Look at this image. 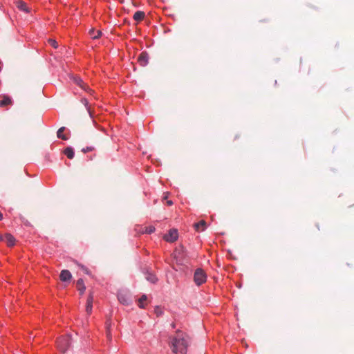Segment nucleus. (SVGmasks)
Instances as JSON below:
<instances>
[{
  "mask_svg": "<svg viewBox=\"0 0 354 354\" xmlns=\"http://www.w3.org/2000/svg\"><path fill=\"white\" fill-rule=\"evenodd\" d=\"M188 346L189 337L181 330H176V334L169 337V346L174 354H187Z\"/></svg>",
  "mask_w": 354,
  "mask_h": 354,
  "instance_id": "nucleus-1",
  "label": "nucleus"
},
{
  "mask_svg": "<svg viewBox=\"0 0 354 354\" xmlns=\"http://www.w3.org/2000/svg\"><path fill=\"white\" fill-rule=\"evenodd\" d=\"M57 349L62 352L65 353L71 345V339L68 335H63L57 338L56 341Z\"/></svg>",
  "mask_w": 354,
  "mask_h": 354,
  "instance_id": "nucleus-2",
  "label": "nucleus"
},
{
  "mask_svg": "<svg viewBox=\"0 0 354 354\" xmlns=\"http://www.w3.org/2000/svg\"><path fill=\"white\" fill-rule=\"evenodd\" d=\"M194 281L197 286L205 283L207 281L205 272L201 268L196 269L194 274Z\"/></svg>",
  "mask_w": 354,
  "mask_h": 354,
  "instance_id": "nucleus-3",
  "label": "nucleus"
},
{
  "mask_svg": "<svg viewBox=\"0 0 354 354\" xmlns=\"http://www.w3.org/2000/svg\"><path fill=\"white\" fill-rule=\"evenodd\" d=\"M178 238V232L176 229H171L169 232L165 234L163 236V239L165 241L169 243L175 242Z\"/></svg>",
  "mask_w": 354,
  "mask_h": 354,
  "instance_id": "nucleus-4",
  "label": "nucleus"
},
{
  "mask_svg": "<svg viewBox=\"0 0 354 354\" xmlns=\"http://www.w3.org/2000/svg\"><path fill=\"white\" fill-rule=\"evenodd\" d=\"M13 101L12 98L6 94L0 95V107L8 109L9 106H12Z\"/></svg>",
  "mask_w": 354,
  "mask_h": 354,
  "instance_id": "nucleus-5",
  "label": "nucleus"
},
{
  "mask_svg": "<svg viewBox=\"0 0 354 354\" xmlns=\"http://www.w3.org/2000/svg\"><path fill=\"white\" fill-rule=\"evenodd\" d=\"M75 83L80 86L82 90L85 91L90 95H93L94 93L93 90H92L88 85L85 83L81 78L80 77H75L74 78Z\"/></svg>",
  "mask_w": 354,
  "mask_h": 354,
  "instance_id": "nucleus-6",
  "label": "nucleus"
},
{
  "mask_svg": "<svg viewBox=\"0 0 354 354\" xmlns=\"http://www.w3.org/2000/svg\"><path fill=\"white\" fill-rule=\"evenodd\" d=\"M70 131L67 130L64 127L59 128L57 132V138L63 140H68L70 138Z\"/></svg>",
  "mask_w": 354,
  "mask_h": 354,
  "instance_id": "nucleus-7",
  "label": "nucleus"
},
{
  "mask_svg": "<svg viewBox=\"0 0 354 354\" xmlns=\"http://www.w3.org/2000/svg\"><path fill=\"white\" fill-rule=\"evenodd\" d=\"M149 61V55L147 52H142L138 57V62L142 66H145L148 64Z\"/></svg>",
  "mask_w": 354,
  "mask_h": 354,
  "instance_id": "nucleus-8",
  "label": "nucleus"
},
{
  "mask_svg": "<svg viewBox=\"0 0 354 354\" xmlns=\"http://www.w3.org/2000/svg\"><path fill=\"white\" fill-rule=\"evenodd\" d=\"M16 6L19 10H20L24 12H26V13L30 12V9H29L27 3L26 2H24V1H21V0L17 1Z\"/></svg>",
  "mask_w": 354,
  "mask_h": 354,
  "instance_id": "nucleus-9",
  "label": "nucleus"
},
{
  "mask_svg": "<svg viewBox=\"0 0 354 354\" xmlns=\"http://www.w3.org/2000/svg\"><path fill=\"white\" fill-rule=\"evenodd\" d=\"M3 240L6 242L7 245L9 247H12L15 245V238L10 234H6L3 236Z\"/></svg>",
  "mask_w": 354,
  "mask_h": 354,
  "instance_id": "nucleus-10",
  "label": "nucleus"
},
{
  "mask_svg": "<svg viewBox=\"0 0 354 354\" xmlns=\"http://www.w3.org/2000/svg\"><path fill=\"white\" fill-rule=\"evenodd\" d=\"M72 275L68 270H62L59 278L62 281H69L71 279Z\"/></svg>",
  "mask_w": 354,
  "mask_h": 354,
  "instance_id": "nucleus-11",
  "label": "nucleus"
},
{
  "mask_svg": "<svg viewBox=\"0 0 354 354\" xmlns=\"http://www.w3.org/2000/svg\"><path fill=\"white\" fill-rule=\"evenodd\" d=\"M145 17V12L143 11H140V10H138V11H136L133 16V19L138 23L144 20Z\"/></svg>",
  "mask_w": 354,
  "mask_h": 354,
  "instance_id": "nucleus-12",
  "label": "nucleus"
},
{
  "mask_svg": "<svg viewBox=\"0 0 354 354\" xmlns=\"http://www.w3.org/2000/svg\"><path fill=\"white\" fill-rule=\"evenodd\" d=\"M93 301V297L92 295H90L87 299L86 306V310L87 313L89 315L92 312Z\"/></svg>",
  "mask_w": 354,
  "mask_h": 354,
  "instance_id": "nucleus-13",
  "label": "nucleus"
},
{
  "mask_svg": "<svg viewBox=\"0 0 354 354\" xmlns=\"http://www.w3.org/2000/svg\"><path fill=\"white\" fill-rule=\"evenodd\" d=\"M194 227L196 231H204L207 227L206 222L203 220L200 221L199 222L194 224Z\"/></svg>",
  "mask_w": 354,
  "mask_h": 354,
  "instance_id": "nucleus-14",
  "label": "nucleus"
},
{
  "mask_svg": "<svg viewBox=\"0 0 354 354\" xmlns=\"http://www.w3.org/2000/svg\"><path fill=\"white\" fill-rule=\"evenodd\" d=\"M63 153L68 159H73L74 158V150L71 147H67L66 148H65L63 151Z\"/></svg>",
  "mask_w": 354,
  "mask_h": 354,
  "instance_id": "nucleus-15",
  "label": "nucleus"
},
{
  "mask_svg": "<svg viewBox=\"0 0 354 354\" xmlns=\"http://www.w3.org/2000/svg\"><path fill=\"white\" fill-rule=\"evenodd\" d=\"M147 305V297L146 295H143L141 296L138 301V306L140 308H145Z\"/></svg>",
  "mask_w": 354,
  "mask_h": 354,
  "instance_id": "nucleus-16",
  "label": "nucleus"
},
{
  "mask_svg": "<svg viewBox=\"0 0 354 354\" xmlns=\"http://www.w3.org/2000/svg\"><path fill=\"white\" fill-rule=\"evenodd\" d=\"M77 289L80 292V294H83L86 290V287L82 279H79L76 283Z\"/></svg>",
  "mask_w": 354,
  "mask_h": 354,
  "instance_id": "nucleus-17",
  "label": "nucleus"
},
{
  "mask_svg": "<svg viewBox=\"0 0 354 354\" xmlns=\"http://www.w3.org/2000/svg\"><path fill=\"white\" fill-rule=\"evenodd\" d=\"M89 35L92 39H95L101 37L102 32L99 30H95L94 28H92L89 30Z\"/></svg>",
  "mask_w": 354,
  "mask_h": 354,
  "instance_id": "nucleus-18",
  "label": "nucleus"
},
{
  "mask_svg": "<svg viewBox=\"0 0 354 354\" xmlns=\"http://www.w3.org/2000/svg\"><path fill=\"white\" fill-rule=\"evenodd\" d=\"M154 231H155V227L153 225H149V226H145L144 227V229L142 230V232L150 234L154 232Z\"/></svg>",
  "mask_w": 354,
  "mask_h": 354,
  "instance_id": "nucleus-19",
  "label": "nucleus"
},
{
  "mask_svg": "<svg viewBox=\"0 0 354 354\" xmlns=\"http://www.w3.org/2000/svg\"><path fill=\"white\" fill-rule=\"evenodd\" d=\"M81 102L86 106L87 111H88V113H90V115H91V109H90V106H89V104H88V101L87 99L86 98H82L81 100Z\"/></svg>",
  "mask_w": 354,
  "mask_h": 354,
  "instance_id": "nucleus-20",
  "label": "nucleus"
},
{
  "mask_svg": "<svg viewBox=\"0 0 354 354\" xmlns=\"http://www.w3.org/2000/svg\"><path fill=\"white\" fill-rule=\"evenodd\" d=\"M48 42L54 48H57L58 47V44L55 39H50Z\"/></svg>",
  "mask_w": 354,
  "mask_h": 354,
  "instance_id": "nucleus-21",
  "label": "nucleus"
},
{
  "mask_svg": "<svg viewBox=\"0 0 354 354\" xmlns=\"http://www.w3.org/2000/svg\"><path fill=\"white\" fill-rule=\"evenodd\" d=\"M147 280L150 281L151 283H156L158 281L157 277L153 274H149L147 277Z\"/></svg>",
  "mask_w": 354,
  "mask_h": 354,
  "instance_id": "nucleus-22",
  "label": "nucleus"
},
{
  "mask_svg": "<svg viewBox=\"0 0 354 354\" xmlns=\"http://www.w3.org/2000/svg\"><path fill=\"white\" fill-rule=\"evenodd\" d=\"M95 150V148L92 146H90V147H84L82 149V151L84 153H87V152H90V151H93Z\"/></svg>",
  "mask_w": 354,
  "mask_h": 354,
  "instance_id": "nucleus-23",
  "label": "nucleus"
},
{
  "mask_svg": "<svg viewBox=\"0 0 354 354\" xmlns=\"http://www.w3.org/2000/svg\"><path fill=\"white\" fill-rule=\"evenodd\" d=\"M166 203L168 206H171L173 204V202L171 200H167Z\"/></svg>",
  "mask_w": 354,
  "mask_h": 354,
  "instance_id": "nucleus-24",
  "label": "nucleus"
},
{
  "mask_svg": "<svg viewBox=\"0 0 354 354\" xmlns=\"http://www.w3.org/2000/svg\"><path fill=\"white\" fill-rule=\"evenodd\" d=\"M3 241V236L1 234H0V241Z\"/></svg>",
  "mask_w": 354,
  "mask_h": 354,
  "instance_id": "nucleus-25",
  "label": "nucleus"
},
{
  "mask_svg": "<svg viewBox=\"0 0 354 354\" xmlns=\"http://www.w3.org/2000/svg\"><path fill=\"white\" fill-rule=\"evenodd\" d=\"M1 71V62L0 61V71Z\"/></svg>",
  "mask_w": 354,
  "mask_h": 354,
  "instance_id": "nucleus-26",
  "label": "nucleus"
},
{
  "mask_svg": "<svg viewBox=\"0 0 354 354\" xmlns=\"http://www.w3.org/2000/svg\"><path fill=\"white\" fill-rule=\"evenodd\" d=\"M167 196L164 197V200H167Z\"/></svg>",
  "mask_w": 354,
  "mask_h": 354,
  "instance_id": "nucleus-27",
  "label": "nucleus"
},
{
  "mask_svg": "<svg viewBox=\"0 0 354 354\" xmlns=\"http://www.w3.org/2000/svg\"><path fill=\"white\" fill-rule=\"evenodd\" d=\"M107 335L108 336L110 335V332L109 331L107 332Z\"/></svg>",
  "mask_w": 354,
  "mask_h": 354,
  "instance_id": "nucleus-28",
  "label": "nucleus"
}]
</instances>
